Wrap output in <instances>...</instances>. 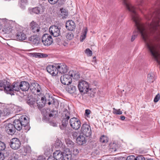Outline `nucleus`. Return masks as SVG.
Returning a JSON list of instances; mask_svg holds the SVG:
<instances>
[{"mask_svg": "<svg viewBox=\"0 0 160 160\" xmlns=\"http://www.w3.org/2000/svg\"><path fill=\"white\" fill-rule=\"evenodd\" d=\"M128 8L130 11L133 13V14L132 15V19L135 22L136 25L140 31L142 38L144 40H146L149 36V34L144 26L139 23V19L138 15L136 13L134 7L132 5H129L128 6Z\"/></svg>", "mask_w": 160, "mask_h": 160, "instance_id": "obj_1", "label": "nucleus"}, {"mask_svg": "<svg viewBox=\"0 0 160 160\" xmlns=\"http://www.w3.org/2000/svg\"><path fill=\"white\" fill-rule=\"evenodd\" d=\"M2 22L4 24L2 28V32L5 34L11 33L13 30V28L15 24V22L6 19H3Z\"/></svg>", "mask_w": 160, "mask_h": 160, "instance_id": "obj_2", "label": "nucleus"}, {"mask_svg": "<svg viewBox=\"0 0 160 160\" xmlns=\"http://www.w3.org/2000/svg\"><path fill=\"white\" fill-rule=\"evenodd\" d=\"M147 47L150 52L152 56L157 62H158V60L160 57L159 48L158 47L154 46L151 42L147 43Z\"/></svg>", "mask_w": 160, "mask_h": 160, "instance_id": "obj_3", "label": "nucleus"}, {"mask_svg": "<svg viewBox=\"0 0 160 160\" xmlns=\"http://www.w3.org/2000/svg\"><path fill=\"white\" fill-rule=\"evenodd\" d=\"M74 74V71H70L68 74L64 75L61 77V82L64 85H68L72 82V78Z\"/></svg>", "mask_w": 160, "mask_h": 160, "instance_id": "obj_4", "label": "nucleus"}, {"mask_svg": "<svg viewBox=\"0 0 160 160\" xmlns=\"http://www.w3.org/2000/svg\"><path fill=\"white\" fill-rule=\"evenodd\" d=\"M42 42L44 45L48 46L52 43L53 39L51 35L48 34H45L42 37Z\"/></svg>", "mask_w": 160, "mask_h": 160, "instance_id": "obj_5", "label": "nucleus"}, {"mask_svg": "<svg viewBox=\"0 0 160 160\" xmlns=\"http://www.w3.org/2000/svg\"><path fill=\"white\" fill-rule=\"evenodd\" d=\"M9 88L8 94L14 95L13 92L14 91H18L20 90V82H14L11 85L10 84Z\"/></svg>", "mask_w": 160, "mask_h": 160, "instance_id": "obj_6", "label": "nucleus"}, {"mask_svg": "<svg viewBox=\"0 0 160 160\" xmlns=\"http://www.w3.org/2000/svg\"><path fill=\"white\" fill-rule=\"evenodd\" d=\"M9 144L12 149L17 150L20 148L21 144L18 138H14L11 140Z\"/></svg>", "mask_w": 160, "mask_h": 160, "instance_id": "obj_7", "label": "nucleus"}, {"mask_svg": "<svg viewBox=\"0 0 160 160\" xmlns=\"http://www.w3.org/2000/svg\"><path fill=\"white\" fill-rule=\"evenodd\" d=\"M81 131L83 135L86 137L91 135V130L90 126L86 123L84 124L82 127Z\"/></svg>", "mask_w": 160, "mask_h": 160, "instance_id": "obj_8", "label": "nucleus"}, {"mask_svg": "<svg viewBox=\"0 0 160 160\" xmlns=\"http://www.w3.org/2000/svg\"><path fill=\"white\" fill-rule=\"evenodd\" d=\"M49 32L51 35L57 37L60 34V29L57 26L53 25L49 28Z\"/></svg>", "mask_w": 160, "mask_h": 160, "instance_id": "obj_9", "label": "nucleus"}, {"mask_svg": "<svg viewBox=\"0 0 160 160\" xmlns=\"http://www.w3.org/2000/svg\"><path fill=\"white\" fill-rule=\"evenodd\" d=\"M71 126L74 129L78 130L80 128V121L77 118H73L70 120Z\"/></svg>", "mask_w": 160, "mask_h": 160, "instance_id": "obj_10", "label": "nucleus"}, {"mask_svg": "<svg viewBox=\"0 0 160 160\" xmlns=\"http://www.w3.org/2000/svg\"><path fill=\"white\" fill-rule=\"evenodd\" d=\"M44 10V7L42 5H40L38 7L29 8L28 9V11L31 14H33V13L39 14L43 12Z\"/></svg>", "mask_w": 160, "mask_h": 160, "instance_id": "obj_11", "label": "nucleus"}, {"mask_svg": "<svg viewBox=\"0 0 160 160\" xmlns=\"http://www.w3.org/2000/svg\"><path fill=\"white\" fill-rule=\"evenodd\" d=\"M58 73L59 72L61 73H64L67 72L68 68L67 66L64 63L57 64Z\"/></svg>", "mask_w": 160, "mask_h": 160, "instance_id": "obj_12", "label": "nucleus"}, {"mask_svg": "<svg viewBox=\"0 0 160 160\" xmlns=\"http://www.w3.org/2000/svg\"><path fill=\"white\" fill-rule=\"evenodd\" d=\"M89 89L88 83L85 81H81V93L83 94L87 93Z\"/></svg>", "mask_w": 160, "mask_h": 160, "instance_id": "obj_13", "label": "nucleus"}, {"mask_svg": "<svg viewBox=\"0 0 160 160\" xmlns=\"http://www.w3.org/2000/svg\"><path fill=\"white\" fill-rule=\"evenodd\" d=\"M47 70V71L53 76H55L58 74L57 64L48 66Z\"/></svg>", "mask_w": 160, "mask_h": 160, "instance_id": "obj_14", "label": "nucleus"}, {"mask_svg": "<svg viewBox=\"0 0 160 160\" xmlns=\"http://www.w3.org/2000/svg\"><path fill=\"white\" fill-rule=\"evenodd\" d=\"M5 129L7 133L10 135H12L15 132L14 125L10 123L6 124L5 126Z\"/></svg>", "mask_w": 160, "mask_h": 160, "instance_id": "obj_15", "label": "nucleus"}, {"mask_svg": "<svg viewBox=\"0 0 160 160\" xmlns=\"http://www.w3.org/2000/svg\"><path fill=\"white\" fill-rule=\"evenodd\" d=\"M29 26L32 32L35 33H38L40 31V28L39 25L34 21L30 23Z\"/></svg>", "mask_w": 160, "mask_h": 160, "instance_id": "obj_16", "label": "nucleus"}, {"mask_svg": "<svg viewBox=\"0 0 160 160\" xmlns=\"http://www.w3.org/2000/svg\"><path fill=\"white\" fill-rule=\"evenodd\" d=\"M53 157L56 160H63V152L60 150H56L53 153Z\"/></svg>", "mask_w": 160, "mask_h": 160, "instance_id": "obj_17", "label": "nucleus"}, {"mask_svg": "<svg viewBox=\"0 0 160 160\" xmlns=\"http://www.w3.org/2000/svg\"><path fill=\"white\" fill-rule=\"evenodd\" d=\"M16 39L18 40L23 41L27 38V36L24 30H20L18 32L16 35Z\"/></svg>", "mask_w": 160, "mask_h": 160, "instance_id": "obj_18", "label": "nucleus"}, {"mask_svg": "<svg viewBox=\"0 0 160 160\" xmlns=\"http://www.w3.org/2000/svg\"><path fill=\"white\" fill-rule=\"evenodd\" d=\"M66 27L68 30L73 31L75 28L76 25L73 21L69 20L66 22Z\"/></svg>", "mask_w": 160, "mask_h": 160, "instance_id": "obj_19", "label": "nucleus"}, {"mask_svg": "<svg viewBox=\"0 0 160 160\" xmlns=\"http://www.w3.org/2000/svg\"><path fill=\"white\" fill-rule=\"evenodd\" d=\"M10 86V83L6 80H3L0 81V87L4 89L5 92L8 94V91Z\"/></svg>", "mask_w": 160, "mask_h": 160, "instance_id": "obj_20", "label": "nucleus"}, {"mask_svg": "<svg viewBox=\"0 0 160 160\" xmlns=\"http://www.w3.org/2000/svg\"><path fill=\"white\" fill-rule=\"evenodd\" d=\"M159 25H160V21H159L158 19L156 20H153L152 23L149 26L150 32H152L155 30L156 27Z\"/></svg>", "mask_w": 160, "mask_h": 160, "instance_id": "obj_21", "label": "nucleus"}, {"mask_svg": "<svg viewBox=\"0 0 160 160\" xmlns=\"http://www.w3.org/2000/svg\"><path fill=\"white\" fill-rule=\"evenodd\" d=\"M30 87V84L27 82L22 81L20 82V90L23 91H27Z\"/></svg>", "mask_w": 160, "mask_h": 160, "instance_id": "obj_22", "label": "nucleus"}, {"mask_svg": "<svg viewBox=\"0 0 160 160\" xmlns=\"http://www.w3.org/2000/svg\"><path fill=\"white\" fill-rule=\"evenodd\" d=\"M30 89L33 92H40L41 88L40 86L37 83H32L30 86Z\"/></svg>", "mask_w": 160, "mask_h": 160, "instance_id": "obj_23", "label": "nucleus"}, {"mask_svg": "<svg viewBox=\"0 0 160 160\" xmlns=\"http://www.w3.org/2000/svg\"><path fill=\"white\" fill-rule=\"evenodd\" d=\"M28 40L33 44L37 45L39 43V39L37 35L32 36L29 38Z\"/></svg>", "mask_w": 160, "mask_h": 160, "instance_id": "obj_24", "label": "nucleus"}, {"mask_svg": "<svg viewBox=\"0 0 160 160\" xmlns=\"http://www.w3.org/2000/svg\"><path fill=\"white\" fill-rule=\"evenodd\" d=\"M6 153H8L9 156L8 160H20L18 155L16 154L9 151L7 152Z\"/></svg>", "mask_w": 160, "mask_h": 160, "instance_id": "obj_25", "label": "nucleus"}, {"mask_svg": "<svg viewBox=\"0 0 160 160\" xmlns=\"http://www.w3.org/2000/svg\"><path fill=\"white\" fill-rule=\"evenodd\" d=\"M13 123L15 129L18 131L20 130L23 126L19 119L14 120Z\"/></svg>", "mask_w": 160, "mask_h": 160, "instance_id": "obj_26", "label": "nucleus"}, {"mask_svg": "<svg viewBox=\"0 0 160 160\" xmlns=\"http://www.w3.org/2000/svg\"><path fill=\"white\" fill-rule=\"evenodd\" d=\"M19 120L22 126L24 127L26 126L29 123L28 118L26 115H22L19 118Z\"/></svg>", "mask_w": 160, "mask_h": 160, "instance_id": "obj_27", "label": "nucleus"}, {"mask_svg": "<svg viewBox=\"0 0 160 160\" xmlns=\"http://www.w3.org/2000/svg\"><path fill=\"white\" fill-rule=\"evenodd\" d=\"M66 90L70 93H75L76 94H78V91L76 90V87L73 85L67 86L66 88ZM79 94L78 93V94Z\"/></svg>", "mask_w": 160, "mask_h": 160, "instance_id": "obj_28", "label": "nucleus"}, {"mask_svg": "<svg viewBox=\"0 0 160 160\" xmlns=\"http://www.w3.org/2000/svg\"><path fill=\"white\" fill-rule=\"evenodd\" d=\"M30 55L32 57L39 58H46L48 56L46 54L38 52L31 53Z\"/></svg>", "mask_w": 160, "mask_h": 160, "instance_id": "obj_29", "label": "nucleus"}, {"mask_svg": "<svg viewBox=\"0 0 160 160\" xmlns=\"http://www.w3.org/2000/svg\"><path fill=\"white\" fill-rule=\"evenodd\" d=\"M22 152L23 153V155L25 156L30 153L31 152L30 147L28 145L24 146L22 148Z\"/></svg>", "mask_w": 160, "mask_h": 160, "instance_id": "obj_30", "label": "nucleus"}, {"mask_svg": "<svg viewBox=\"0 0 160 160\" xmlns=\"http://www.w3.org/2000/svg\"><path fill=\"white\" fill-rule=\"evenodd\" d=\"M74 74H73V77L72 78H73V79L76 80V81L78 83V90L79 92H80V80H79V78H80V76L79 74L76 73V72H75V71H74Z\"/></svg>", "mask_w": 160, "mask_h": 160, "instance_id": "obj_31", "label": "nucleus"}, {"mask_svg": "<svg viewBox=\"0 0 160 160\" xmlns=\"http://www.w3.org/2000/svg\"><path fill=\"white\" fill-rule=\"evenodd\" d=\"M68 151V153L65 152V151L63 152L64 155V159L63 160H70L72 156L71 153L69 152V150L68 149H66Z\"/></svg>", "mask_w": 160, "mask_h": 160, "instance_id": "obj_32", "label": "nucleus"}, {"mask_svg": "<svg viewBox=\"0 0 160 160\" xmlns=\"http://www.w3.org/2000/svg\"><path fill=\"white\" fill-rule=\"evenodd\" d=\"M96 90L95 88H89L88 92V95L91 97H94L96 94Z\"/></svg>", "mask_w": 160, "mask_h": 160, "instance_id": "obj_33", "label": "nucleus"}, {"mask_svg": "<svg viewBox=\"0 0 160 160\" xmlns=\"http://www.w3.org/2000/svg\"><path fill=\"white\" fill-rule=\"evenodd\" d=\"M155 80L153 74H149L147 78V82L149 83L153 82Z\"/></svg>", "mask_w": 160, "mask_h": 160, "instance_id": "obj_34", "label": "nucleus"}, {"mask_svg": "<svg viewBox=\"0 0 160 160\" xmlns=\"http://www.w3.org/2000/svg\"><path fill=\"white\" fill-rule=\"evenodd\" d=\"M65 142L68 146L70 148H73L74 147V143L69 139L67 138L65 139Z\"/></svg>", "mask_w": 160, "mask_h": 160, "instance_id": "obj_35", "label": "nucleus"}, {"mask_svg": "<svg viewBox=\"0 0 160 160\" xmlns=\"http://www.w3.org/2000/svg\"><path fill=\"white\" fill-rule=\"evenodd\" d=\"M61 14L60 15L62 16V18L64 19L68 16V12L66 10L63 8L60 9Z\"/></svg>", "mask_w": 160, "mask_h": 160, "instance_id": "obj_36", "label": "nucleus"}, {"mask_svg": "<svg viewBox=\"0 0 160 160\" xmlns=\"http://www.w3.org/2000/svg\"><path fill=\"white\" fill-rule=\"evenodd\" d=\"M108 141V138L104 135L102 136L100 138V142L103 143H106Z\"/></svg>", "mask_w": 160, "mask_h": 160, "instance_id": "obj_37", "label": "nucleus"}, {"mask_svg": "<svg viewBox=\"0 0 160 160\" xmlns=\"http://www.w3.org/2000/svg\"><path fill=\"white\" fill-rule=\"evenodd\" d=\"M65 37L67 40H70L73 38V35L72 32H67L65 34Z\"/></svg>", "mask_w": 160, "mask_h": 160, "instance_id": "obj_38", "label": "nucleus"}, {"mask_svg": "<svg viewBox=\"0 0 160 160\" xmlns=\"http://www.w3.org/2000/svg\"><path fill=\"white\" fill-rule=\"evenodd\" d=\"M63 114L65 115V117L63 119H67L68 120L70 118V112L67 110L63 112Z\"/></svg>", "mask_w": 160, "mask_h": 160, "instance_id": "obj_39", "label": "nucleus"}, {"mask_svg": "<svg viewBox=\"0 0 160 160\" xmlns=\"http://www.w3.org/2000/svg\"><path fill=\"white\" fill-rule=\"evenodd\" d=\"M87 142L86 138L83 136H81V145H85Z\"/></svg>", "mask_w": 160, "mask_h": 160, "instance_id": "obj_40", "label": "nucleus"}, {"mask_svg": "<svg viewBox=\"0 0 160 160\" xmlns=\"http://www.w3.org/2000/svg\"><path fill=\"white\" fill-rule=\"evenodd\" d=\"M113 113L115 114H121L122 113V112L121 111L120 109H117L115 108H113Z\"/></svg>", "mask_w": 160, "mask_h": 160, "instance_id": "obj_41", "label": "nucleus"}, {"mask_svg": "<svg viewBox=\"0 0 160 160\" xmlns=\"http://www.w3.org/2000/svg\"><path fill=\"white\" fill-rule=\"evenodd\" d=\"M88 31L87 28L86 27H84L82 30L81 35L84 36V35H85V36H86Z\"/></svg>", "mask_w": 160, "mask_h": 160, "instance_id": "obj_42", "label": "nucleus"}, {"mask_svg": "<svg viewBox=\"0 0 160 160\" xmlns=\"http://www.w3.org/2000/svg\"><path fill=\"white\" fill-rule=\"evenodd\" d=\"M62 145V142L59 140H58L56 141L55 143V147L57 148L60 147Z\"/></svg>", "mask_w": 160, "mask_h": 160, "instance_id": "obj_43", "label": "nucleus"}, {"mask_svg": "<svg viewBox=\"0 0 160 160\" xmlns=\"http://www.w3.org/2000/svg\"><path fill=\"white\" fill-rule=\"evenodd\" d=\"M6 148L5 143L1 141H0V151L4 150Z\"/></svg>", "mask_w": 160, "mask_h": 160, "instance_id": "obj_44", "label": "nucleus"}, {"mask_svg": "<svg viewBox=\"0 0 160 160\" xmlns=\"http://www.w3.org/2000/svg\"><path fill=\"white\" fill-rule=\"evenodd\" d=\"M41 101H42V103L41 104H39V102H37V104H38V105L40 106L41 105V106H43V105H44L46 102V98L45 97H43L41 99ZM38 102V101H37Z\"/></svg>", "mask_w": 160, "mask_h": 160, "instance_id": "obj_45", "label": "nucleus"}, {"mask_svg": "<svg viewBox=\"0 0 160 160\" xmlns=\"http://www.w3.org/2000/svg\"><path fill=\"white\" fill-rule=\"evenodd\" d=\"M137 157L136 158L134 155H130L127 157L126 160H137Z\"/></svg>", "mask_w": 160, "mask_h": 160, "instance_id": "obj_46", "label": "nucleus"}, {"mask_svg": "<svg viewBox=\"0 0 160 160\" xmlns=\"http://www.w3.org/2000/svg\"><path fill=\"white\" fill-rule=\"evenodd\" d=\"M85 52L88 56H91L92 55V52L89 48L86 49Z\"/></svg>", "mask_w": 160, "mask_h": 160, "instance_id": "obj_47", "label": "nucleus"}, {"mask_svg": "<svg viewBox=\"0 0 160 160\" xmlns=\"http://www.w3.org/2000/svg\"><path fill=\"white\" fill-rule=\"evenodd\" d=\"M27 2V0H21V7L22 8H24Z\"/></svg>", "mask_w": 160, "mask_h": 160, "instance_id": "obj_48", "label": "nucleus"}, {"mask_svg": "<svg viewBox=\"0 0 160 160\" xmlns=\"http://www.w3.org/2000/svg\"><path fill=\"white\" fill-rule=\"evenodd\" d=\"M3 113L4 115L8 116L10 114L11 112L8 109L6 108L4 109L3 110Z\"/></svg>", "mask_w": 160, "mask_h": 160, "instance_id": "obj_49", "label": "nucleus"}, {"mask_svg": "<svg viewBox=\"0 0 160 160\" xmlns=\"http://www.w3.org/2000/svg\"><path fill=\"white\" fill-rule=\"evenodd\" d=\"M160 99V94L158 93L157 94L154 99V102H157Z\"/></svg>", "mask_w": 160, "mask_h": 160, "instance_id": "obj_50", "label": "nucleus"}, {"mask_svg": "<svg viewBox=\"0 0 160 160\" xmlns=\"http://www.w3.org/2000/svg\"><path fill=\"white\" fill-rule=\"evenodd\" d=\"M68 120L67 119H63L62 121V124L64 126H67V125L68 123Z\"/></svg>", "mask_w": 160, "mask_h": 160, "instance_id": "obj_51", "label": "nucleus"}, {"mask_svg": "<svg viewBox=\"0 0 160 160\" xmlns=\"http://www.w3.org/2000/svg\"><path fill=\"white\" fill-rule=\"evenodd\" d=\"M91 112V111L89 109H86L85 110V115L87 117H88V115L90 114Z\"/></svg>", "mask_w": 160, "mask_h": 160, "instance_id": "obj_52", "label": "nucleus"}, {"mask_svg": "<svg viewBox=\"0 0 160 160\" xmlns=\"http://www.w3.org/2000/svg\"><path fill=\"white\" fill-rule=\"evenodd\" d=\"M59 0H48L49 2L52 4H54L56 3Z\"/></svg>", "mask_w": 160, "mask_h": 160, "instance_id": "obj_53", "label": "nucleus"}, {"mask_svg": "<svg viewBox=\"0 0 160 160\" xmlns=\"http://www.w3.org/2000/svg\"><path fill=\"white\" fill-rule=\"evenodd\" d=\"M73 154L75 155H77L79 152V151L77 149H74L73 152Z\"/></svg>", "mask_w": 160, "mask_h": 160, "instance_id": "obj_54", "label": "nucleus"}, {"mask_svg": "<svg viewBox=\"0 0 160 160\" xmlns=\"http://www.w3.org/2000/svg\"><path fill=\"white\" fill-rule=\"evenodd\" d=\"M4 158L3 154L0 151V160H3Z\"/></svg>", "mask_w": 160, "mask_h": 160, "instance_id": "obj_55", "label": "nucleus"}, {"mask_svg": "<svg viewBox=\"0 0 160 160\" xmlns=\"http://www.w3.org/2000/svg\"><path fill=\"white\" fill-rule=\"evenodd\" d=\"M67 126H64L63 125L61 124L60 126V129L62 130H65Z\"/></svg>", "mask_w": 160, "mask_h": 160, "instance_id": "obj_56", "label": "nucleus"}, {"mask_svg": "<svg viewBox=\"0 0 160 160\" xmlns=\"http://www.w3.org/2000/svg\"><path fill=\"white\" fill-rule=\"evenodd\" d=\"M86 36H85V35L84 36L81 35V42H83L86 38Z\"/></svg>", "mask_w": 160, "mask_h": 160, "instance_id": "obj_57", "label": "nucleus"}, {"mask_svg": "<svg viewBox=\"0 0 160 160\" xmlns=\"http://www.w3.org/2000/svg\"><path fill=\"white\" fill-rule=\"evenodd\" d=\"M137 35L136 34V35H133L132 36V38L131 39V41L132 42L134 40L135 38L137 37Z\"/></svg>", "mask_w": 160, "mask_h": 160, "instance_id": "obj_58", "label": "nucleus"}, {"mask_svg": "<svg viewBox=\"0 0 160 160\" xmlns=\"http://www.w3.org/2000/svg\"><path fill=\"white\" fill-rule=\"evenodd\" d=\"M76 141L77 143L79 144V143L80 142V135H79L77 138Z\"/></svg>", "mask_w": 160, "mask_h": 160, "instance_id": "obj_59", "label": "nucleus"}, {"mask_svg": "<svg viewBox=\"0 0 160 160\" xmlns=\"http://www.w3.org/2000/svg\"><path fill=\"white\" fill-rule=\"evenodd\" d=\"M137 160H145L144 158L142 156L137 157Z\"/></svg>", "mask_w": 160, "mask_h": 160, "instance_id": "obj_60", "label": "nucleus"}, {"mask_svg": "<svg viewBox=\"0 0 160 160\" xmlns=\"http://www.w3.org/2000/svg\"><path fill=\"white\" fill-rule=\"evenodd\" d=\"M47 160H56L53 157H49L48 159Z\"/></svg>", "mask_w": 160, "mask_h": 160, "instance_id": "obj_61", "label": "nucleus"}, {"mask_svg": "<svg viewBox=\"0 0 160 160\" xmlns=\"http://www.w3.org/2000/svg\"><path fill=\"white\" fill-rule=\"evenodd\" d=\"M37 160H45V159L41 156H39L38 157Z\"/></svg>", "mask_w": 160, "mask_h": 160, "instance_id": "obj_62", "label": "nucleus"}, {"mask_svg": "<svg viewBox=\"0 0 160 160\" xmlns=\"http://www.w3.org/2000/svg\"><path fill=\"white\" fill-rule=\"evenodd\" d=\"M50 124L51 125L53 126V127H56L57 126V124L55 122H51L50 123Z\"/></svg>", "mask_w": 160, "mask_h": 160, "instance_id": "obj_63", "label": "nucleus"}, {"mask_svg": "<svg viewBox=\"0 0 160 160\" xmlns=\"http://www.w3.org/2000/svg\"><path fill=\"white\" fill-rule=\"evenodd\" d=\"M78 133L77 132H74L73 133V136L74 137H78Z\"/></svg>", "mask_w": 160, "mask_h": 160, "instance_id": "obj_64", "label": "nucleus"}]
</instances>
